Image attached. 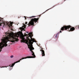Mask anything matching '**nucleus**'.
<instances>
[{
	"instance_id": "obj_1",
	"label": "nucleus",
	"mask_w": 79,
	"mask_h": 79,
	"mask_svg": "<svg viewBox=\"0 0 79 79\" xmlns=\"http://www.w3.org/2000/svg\"><path fill=\"white\" fill-rule=\"evenodd\" d=\"M7 37L4 38L3 37L1 40L2 41L0 43V52L2 51V49L4 47H6L8 44H6L8 41H10L12 43H15V42H18V36H20L21 40V42L26 43L27 44L28 47L29 46H33L32 44L34 42H36V41L35 40L34 38H32V36L30 35V34H27L25 33L24 35H21V33H18L16 35L11 34L9 36V34L7 33H6Z\"/></svg>"
},
{
	"instance_id": "obj_2",
	"label": "nucleus",
	"mask_w": 79,
	"mask_h": 79,
	"mask_svg": "<svg viewBox=\"0 0 79 79\" xmlns=\"http://www.w3.org/2000/svg\"><path fill=\"white\" fill-rule=\"evenodd\" d=\"M67 29H68V31L69 32L70 31H73L75 30V28L74 27H72L71 26H64L63 27H61V31H64V30H65L66 31Z\"/></svg>"
},
{
	"instance_id": "obj_3",
	"label": "nucleus",
	"mask_w": 79,
	"mask_h": 79,
	"mask_svg": "<svg viewBox=\"0 0 79 79\" xmlns=\"http://www.w3.org/2000/svg\"><path fill=\"white\" fill-rule=\"evenodd\" d=\"M28 48L30 49V50L31 52V53H32V56H28L25 57H23L22 58H24V59H26V58H31L35 57L34 53L32 51V50H34V48L33 47V46H29L28 47Z\"/></svg>"
},
{
	"instance_id": "obj_4",
	"label": "nucleus",
	"mask_w": 79,
	"mask_h": 79,
	"mask_svg": "<svg viewBox=\"0 0 79 79\" xmlns=\"http://www.w3.org/2000/svg\"><path fill=\"white\" fill-rule=\"evenodd\" d=\"M0 22H2L0 23V26H2V24H3L4 26H8L9 27H10L12 26V24H13L12 22H7L6 23H3V19L1 17H0Z\"/></svg>"
},
{
	"instance_id": "obj_5",
	"label": "nucleus",
	"mask_w": 79,
	"mask_h": 79,
	"mask_svg": "<svg viewBox=\"0 0 79 79\" xmlns=\"http://www.w3.org/2000/svg\"><path fill=\"white\" fill-rule=\"evenodd\" d=\"M39 19V18H34L31 19V20L29 22L28 24V26H32L34 24V23H38V20Z\"/></svg>"
},
{
	"instance_id": "obj_6",
	"label": "nucleus",
	"mask_w": 79,
	"mask_h": 79,
	"mask_svg": "<svg viewBox=\"0 0 79 79\" xmlns=\"http://www.w3.org/2000/svg\"><path fill=\"white\" fill-rule=\"evenodd\" d=\"M25 58H22L20 59L18 61H17L16 62H15L14 63L12 64H10V67H13V66L15 64V63H18V62H20V61H21L22 60H24Z\"/></svg>"
},
{
	"instance_id": "obj_7",
	"label": "nucleus",
	"mask_w": 79,
	"mask_h": 79,
	"mask_svg": "<svg viewBox=\"0 0 79 79\" xmlns=\"http://www.w3.org/2000/svg\"><path fill=\"white\" fill-rule=\"evenodd\" d=\"M26 26H27V25H25V24H23V26H22V27H20L19 28V29H20L21 31H25V30H24V29H26Z\"/></svg>"
},
{
	"instance_id": "obj_8",
	"label": "nucleus",
	"mask_w": 79,
	"mask_h": 79,
	"mask_svg": "<svg viewBox=\"0 0 79 79\" xmlns=\"http://www.w3.org/2000/svg\"><path fill=\"white\" fill-rule=\"evenodd\" d=\"M40 52H41V54L42 55V56H45V52L44 51V50H40Z\"/></svg>"
},
{
	"instance_id": "obj_9",
	"label": "nucleus",
	"mask_w": 79,
	"mask_h": 79,
	"mask_svg": "<svg viewBox=\"0 0 79 79\" xmlns=\"http://www.w3.org/2000/svg\"><path fill=\"white\" fill-rule=\"evenodd\" d=\"M58 33H57V34H56V38H57V37H58Z\"/></svg>"
},
{
	"instance_id": "obj_10",
	"label": "nucleus",
	"mask_w": 79,
	"mask_h": 79,
	"mask_svg": "<svg viewBox=\"0 0 79 79\" xmlns=\"http://www.w3.org/2000/svg\"><path fill=\"white\" fill-rule=\"evenodd\" d=\"M34 17H35V16H32V17H29V18H34Z\"/></svg>"
},
{
	"instance_id": "obj_11",
	"label": "nucleus",
	"mask_w": 79,
	"mask_h": 79,
	"mask_svg": "<svg viewBox=\"0 0 79 79\" xmlns=\"http://www.w3.org/2000/svg\"><path fill=\"white\" fill-rule=\"evenodd\" d=\"M13 57H14V56L12 55V56H10V58H13Z\"/></svg>"
},
{
	"instance_id": "obj_12",
	"label": "nucleus",
	"mask_w": 79,
	"mask_h": 79,
	"mask_svg": "<svg viewBox=\"0 0 79 79\" xmlns=\"http://www.w3.org/2000/svg\"><path fill=\"white\" fill-rule=\"evenodd\" d=\"M5 67H6H6H6V66H2V68H5Z\"/></svg>"
},
{
	"instance_id": "obj_13",
	"label": "nucleus",
	"mask_w": 79,
	"mask_h": 79,
	"mask_svg": "<svg viewBox=\"0 0 79 79\" xmlns=\"http://www.w3.org/2000/svg\"><path fill=\"white\" fill-rule=\"evenodd\" d=\"M27 24V22H26L25 23V24Z\"/></svg>"
},
{
	"instance_id": "obj_14",
	"label": "nucleus",
	"mask_w": 79,
	"mask_h": 79,
	"mask_svg": "<svg viewBox=\"0 0 79 79\" xmlns=\"http://www.w3.org/2000/svg\"><path fill=\"white\" fill-rule=\"evenodd\" d=\"M24 18H25V19H26V17L25 16H24Z\"/></svg>"
},
{
	"instance_id": "obj_15",
	"label": "nucleus",
	"mask_w": 79,
	"mask_h": 79,
	"mask_svg": "<svg viewBox=\"0 0 79 79\" xmlns=\"http://www.w3.org/2000/svg\"><path fill=\"white\" fill-rule=\"evenodd\" d=\"M28 34L29 33V32H28V31H27L26 32Z\"/></svg>"
},
{
	"instance_id": "obj_16",
	"label": "nucleus",
	"mask_w": 79,
	"mask_h": 79,
	"mask_svg": "<svg viewBox=\"0 0 79 79\" xmlns=\"http://www.w3.org/2000/svg\"><path fill=\"white\" fill-rule=\"evenodd\" d=\"M60 33H61V31H60Z\"/></svg>"
},
{
	"instance_id": "obj_17",
	"label": "nucleus",
	"mask_w": 79,
	"mask_h": 79,
	"mask_svg": "<svg viewBox=\"0 0 79 79\" xmlns=\"http://www.w3.org/2000/svg\"><path fill=\"white\" fill-rule=\"evenodd\" d=\"M48 10H49V9H48V10H46L45 11V12H46V11H48Z\"/></svg>"
},
{
	"instance_id": "obj_18",
	"label": "nucleus",
	"mask_w": 79,
	"mask_h": 79,
	"mask_svg": "<svg viewBox=\"0 0 79 79\" xmlns=\"http://www.w3.org/2000/svg\"><path fill=\"white\" fill-rule=\"evenodd\" d=\"M31 34V33H30V34Z\"/></svg>"
},
{
	"instance_id": "obj_19",
	"label": "nucleus",
	"mask_w": 79,
	"mask_h": 79,
	"mask_svg": "<svg viewBox=\"0 0 79 79\" xmlns=\"http://www.w3.org/2000/svg\"><path fill=\"white\" fill-rule=\"evenodd\" d=\"M42 48V49H43V48Z\"/></svg>"
},
{
	"instance_id": "obj_20",
	"label": "nucleus",
	"mask_w": 79,
	"mask_h": 79,
	"mask_svg": "<svg viewBox=\"0 0 79 79\" xmlns=\"http://www.w3.org/2000/svg\"><path fill=\"white\" fill-rule=\"evenodd\" d=\"M64 1H66V0H64Z\"/></svg>"
}]
</instances>
